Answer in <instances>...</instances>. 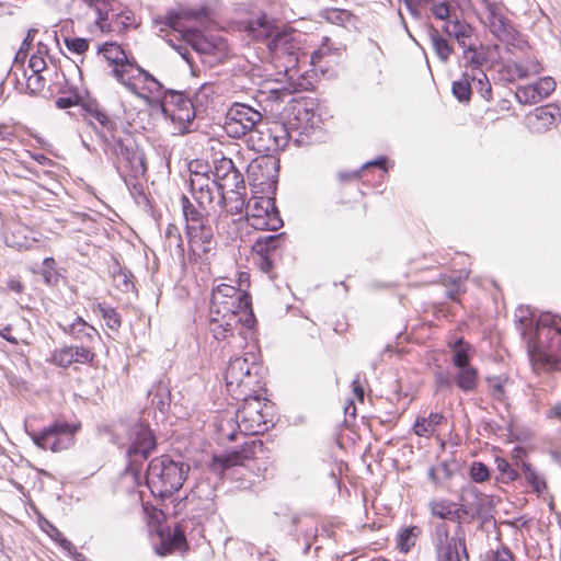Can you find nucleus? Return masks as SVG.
<instances>
[{
  "label": "nucleus",
  "mask_w": 561,
  "mask_h": 561,
  "mask_svg": "<svg viewBox=\"0 0 561 561\" xmlns=\"http://www.w3.org/2000/svg\"><path fill=\"white\" fill-rule=\"evenodd\" d=\"M419 536L417 527H407L402 529L398 535L397 545L400 551L409 552L410 549L415 545Z\"/></svg>",
  "instance_id": "nucleus-38"
},
{
  "label": "nucleus",
  "mask_w": 561,
  "mask_h": 561,
  "mask_svg": "<svg viewBox=\"0 0 561 561\" xmlns=\"http://www.w3.org/2000/svg\"><path fill=\"white\" fill-rule=\"evenodd\" d=\"M135 22V16L131 11H123L111 15V33H122L131 26Z\"/></svg>",
  "instance_id": "nucleus-37"
},
{
  "label": "nucleus",
  "mask_w": 561,
  "mask_h": 561,
  "mask_svg": "<svg viewBox=\"0 0 561 561\" xmlns=\"http://www.w3.org/2000/svg\"><path fill=\"white\" fill-rule=\"evenodd\" d=\"M183 20H184L183 14L170 12L165 16V24L169 25L172 30L178 31L180 33L197 36L198 31L195 28L186 27L183 23Z\"/></svg>",
  "instance_id": "nucleus-44"
},
{
  "label": "nucleus",
  "mask_w": 561,
  "mask_h": 561,
  "mask_svg": "<svg viewBox=\"0 0 561 561\" xmlns=\"http://www.w3.org/2000/svg\"><path fill=\"white\" fill-rule=\"evenodd\" d=\"M244 31L249 37L266 42L267 47L276 57H287L288 65L294 66L298 61L296 43L291 32H276L274 21L266 14L251 18L244 23Z\"/></svg>",
  "instance_id": "nucleus-6"
},
{
  "label": "nucleus",
  "mask_w": 561,
  "mask_h": 561,
  "mask_svg": "<svg viewBox=\"0 0 561 561\" xmlns=\"http://www.w3.org/2000/svg\"><path fill=\"white\" fill-rule=\"evenodd\" d=\"M450 346L454 352L453 363L458 369L471 366L469 364V345L466 344L462 339L456 340Z\"/></svg>",
  "instance_id": "nucleus-32"
},
{
  "label": "nucleus",
  "mask_w": 561,
  "mask_h": 561,
  "mask_svg": "<svg viewBox=\"0 0 561 561\" xmlns=\"http://www.w3.org/2000/svg\"><path fill=\"white\" fill-rule=\"evenodd\" d=\"M515 96L520 104H536L541 101L534 84L518 88Z\"/></svg>",
  "instance_id": "nucleus-46"
},
{
  "label": "nucleus",
  "mask_w": 561,
  "mask_h": 561,
  "mask_svg": "<svg viewBox=\"0 0 561 561\" xmlns=\"http://www.w3.org/2000/svg\"><path fill=\"white\" fill-rule=\"evenodd\" d=\"M161 542L154 548L156 553L163 557L176 550H185L187 542L184 529L178 525L172 531L169 529L167 534L160 531Z\"/></svg>",
  "instance_id": "nucleus-22"
},
{
  "label": "nucleus",
  "mask_w": 561,
  "mask_h": 561,
  "mask_svg": "<svg viewBox=\"0 0 561 561\" xmlns=\"http://www.w3.org/2000/svg\"><path fill=\"white\" fill-rule=\"evenodd\" d=\"M486 382L491 390V396L497 401L505 400V386L507 378L503 376H492L486 378Z\"/></svg>",
  "instance_id": "nucleus-42"
},
{
  "label": "nucleus",
  "mask_w": 561,
  "mask_h": 561,
  "mask_svg": "<svg viewBox=\"0 0 561 561\" xmlns=\"http://www.w3.org/2000/svg\"><path fill=\"white\" fill-rule=\"evenodd\" d=\"M470 477L474 482L482 483L490 478L489 468L480 461H474L470 468Z\"/></svg>",
  "instance_id": "nucleus-53"
},
{
  "label": "nucleus",
  "mask_w": 561,
  "mask_h": 561,
  "mask_svg": "<svg viewBox=\"0 0 561 561\" xmlns=\"http://www.w3.org/2000/svg\"><path fill=\"white\" fill-rule=\"evenodd\" d=\"M99 53L112 66V76L131 94L147 104L159 101L162 95L160 81L142 69L134 57L129 58L118 44L105 43L99 48Z\"/></svg>",
  "instance_id": "nucleus-2"
},
{
  "label": "nucleus",
  "mask_w": 561,
  "mask_h": 561,
  "mask_svg": "<svg viewBox=\"0 0 561 561\" xmlns=\"http://www.w3.org/2000/svg\"><path fill=\"white\" fill-rule=\"evenodd\" d=\"M262 442L251 439L245 442L240 450H234L225 456L216 457L215 461L219 462L224 469L233 466H245L247 461L254 459L259 453H262Z\"/></svg>",
  "instance_id": "nucleus-19"
},
{
  "label": "nucleus",
  "mask_w": 561,
  "mask_h": 561,
  "mask_svg": "<svg viewBox=\"0 0 561 561\" xmlns=\"http://www.w3.org/2000/svg\"><path fill=\"white\" fill-rule=\"evenodd\" d=\"M182 209L186 221L190 254L196 263L209 265L217 245L209 218L196 209L185 195L182 196Z\"/></svg>",
  "instance_id": "nucleus-4"
},
{
  "label": "nucleus",
  "mask_w": 561,
  "mask_h": 561,
  "mask_svg": "<svg viewBox=\"0 0 561 561\" xmlns=\"http://www.w3.org/2000/svg\"><path fill=\"white\" fill-rule=\"evenodd\" d=\"M215 93V87L213 83H204L198 91L196 92V99L198 101H203V99H207L209 95Z\"/></svg>",
  "instance_id": "nucleus-62"
},
{
  "label": "nucleus",
  "mask_w": 561,
  "mask_h": 561,
  "mask_svg": "<svg viewBox=\"0 0 561 561\" xmlns=\"http://www.w3.org/2000/svg\"><path fill=\"white\" fill-rule=\"evenodd\" d=\"M507 73L511 76L512 80L516 79H525L530 73H538L540 71V67L537 62H533L529 66H525L523 64L512 62L506 66Z\"/></svg>",
  "instance_id": "nucleus-36"
},
{
  "label": "nucleus",
  "mask_w": 561,
  "mask_h": 561,
  "mask_svg": "<svg viewBox=\"0 0 561 561\" xmlns=\"http://www.w3.org/2000/svg\"><path fill=\"white\" fill-rule=\"evenodd\" d=\"M255 318L245 294L239 288L220 284L211 293L209 307V331L213 336L229 341L237 348H244L252 337Z\"/></svg>",
  "instance_id": "nucleus-1"
},
{
  "label": "nucleus",
  "mask_w": 561,
  "mask_h": 561,
  "mask_svg": "<svg viewBox=\"0 0 561 561\" xmlns=\"http://www.w3.org/2000/svg\"><path fill=\"white\" fill-rule=\"evenodd\" d=\"M133 276L129 272L119 270L114 273L113 280L115 286L123 293H129L134 290Z\"/></svg>",
  "instance_id": "nucleus-49"
},
{
  "label": "nucleus",
  "mask_w": 561,
  "mask_h": 561,
  "mask_svg": "<svg viewBox=\"0 0 561 561\" xmlns=\"http://www.w3.org/2000/svg\"><path fill=\"white\" fill-rule=\"evenodd\" d=\"M94 354L89 346H67L56 350L53 363L59 367H69L73 363L88 364L93 360Z\"/></svg>",
  "instance_id": "nucleus-21"
},
{
  "label": "nucleus",
  "mask_w": 561,
  "mask_h": 561,
  "mask_svg": "<svg viewBox=\"0 0 561 561\" xmlns=\"http://www.w3.org/2000/svg\"><path fill=\"white\" fill-rule=\"evenodd\" d=\"M42 276L46 285L53 286L57 284L59 274L55 268V260L53 257L44 259Z\"/></svg>",
  "instance_id": "nucleus-47"
},
{
  "label": "nucleus",
  "mask_w": 561,
  "mask_h": 561,
  "mask_svg": "<svg viewBox=\"0 0 561 561\" xmlns=\"http://www.w3.org/2000/svg\"><path fill=\"white\" fill-rule=\"evenodd\" d=\"M432 513L440 518H448L453 514V510L448 503L439 502L432 504Z\"/></svg>",
  "instance_id": "nucleus-58"
},
{
  "label": "nucleus",
  "mask_w": 561,
  "mask_h": 561,
  "mask_svg": "<svg viewBox=\"0 0 561 561\" xmlns=\"http://www.w3.org/2000/svg\"><path fill=\"white\" fill-rule=\"evenodd\" d=\"M444 30L449 37L456 39L461 48L467 47L476 42L474 28L466 21L456 19L454 21L447 22L444 26Z\"/></svg>",
  "instance_id": "nucleus-25"
},
{
  "label": "nucleus",
  "mask_w": 561,
  "mask_h": 561,
  "mask_svg": "<svg viewBox=\"0 0 561 561\" xmlns=\"http://www.w3.org/2000/svg\"><path fill=\"white\" fill-rule=\"evenodd\" d=\"M496 469L503 474L506 481H515L518 478V473L511 465L503 458H496Z\"/></svg>",
  "instance_id": "nucleus-56"
},
{
  "label": "nucleus",
  "mask_w": 561,
  "mask_h": 561,
  "mask_svg": "<svg viewBox=\"0 0 561 561\" xmlns=\"http://www.w3.org/2000/svg\"><path fill=\"white\" fill-rule=\"evenodd\" d=\"M87 114L90 119L98 122L111 133L110 135L105 133H100L99 135L103 142L104 152L117 159V169L125 182L128 183V176L133 179L144 176L147 171L145 154L139 150L133 137L130 135L121 137L113 134L112 121L98 106L88 107Z\"/></svg>",
  "instance_id": "nucleus-3"
},
{
  "label": "nucleus",
  "mask_w": 561,
  "mask_h": 561,
  "mask_svg": "<svg viewBox=\"0 0 561 561\" xmlns=\"http://www.w3.org/2000/svg\"><path fill=\"white\" fill-rule=\"evenodd\" d=\"M534 87L537 91V94L542 100V99L549 96L554 91L556 82L551 77H545V78L539 79L534 84Z\"/></svg>",
  "instance_id": "nucleus-52"
},
{
  "label": "nucleus",
  "mask_w": 561,
  "mask_h": 561,
  "mask_svg": "<svg viewBox=\"0 0 561 561\" xmlns=\"http://www.w3.org/2000/svg\"><path fill=\"white\" fill-rule=\"evenodd\" d=\"M470 77L468 72H465L459 80L453 82V94L460 102H468L470 100L472 93Z\"/></svg>",
  "instance_id": "nucleus-34"
},
{
  "label": "nucleus",
  "mask_w": 561,
  "mask_h": 561,
  "mask_svg": "<svg viewBox=\"0 0 561 561\" xmlns=\"http://www.w3.org/2000/svg\"><path fill=\"white\" fill-rule=\"evenodd\" d=\"M98 309L105 322V325L113 331H118L122 324L118 312L114 308L101 304L98 306Z\"/></svg>",
  "instance_id": "nucleus-39"
},
{
  "label": "nucleus",
  "mask_w": 561,
  "mask_h": 561,
  "mask_svg": "<svg viewBox=\"0 0 561 561\" xmlns=\"http://www.w3.org/2000/svg\"><path fill=\"white\" fill-rule=\"evenodd\" d=\"M28 67L32 73H41L46 68V62L42 56L32 55L30 58Z\"/></svg>",
  "instance_id": "nucleus-59"
},
{
  "label": "nucleus",
  "mask_w": 561,
  "mask_h": 561,
  "mask_svg": "<svg viewBox=\"0 0 561 561\" xmlns=\"http://www.w3.org/2000/svg\"><path fill=\"white\" fill-rule=\"evenodd\" d=\"M45 525L46 527L43 529L53 540L58 542L65 550L70 552L72 549H75L73 545L64 537V535L59 531L58 528H56L53 524H50L47 520L45 522Z\"/></svg>",
  "instance_id": "nucleus-50"
},
{
  "label": "nucleus",
  "mask_w": 561,
  "mask_h": 561,
  "mask_svg": "<svg viewBox=\"0 0 561 561\" xmlns=\"http://www.w3.org/2000/svg\"><path fill=\"white\" fill-rule=\"evenodd\" d=\"M423 8H426L432 15L437 19L445 21L450 16V3L446 0H423Z\"/></svg>",
  "instance_id": "nucleus-35"
},
{
  "label": "nucleus",
  "mask_w": 561,
  "mask_h": 561,
  "mask_svg": "<svg viewBox=\"0 0 561 561\" xmlns=\"http://www.w3.org/2000/svg\"><path fill=\"white\" fill-rule=\"evenodd\" d=\"M255 360L256 356L253 352L230 358L225 373V380L228 391L236 399L254 391V387L259 382V366Z\"/></svg>",
  "instance_id": "nucleus-9"
},
{
  "label": "nucleus",
  "mask_w": 561,
  "mask_h": 561,
  "mask_svg": "<svg viewBox=\"0 0 561 561\" xmlns=\"http://www.w3.org/2000/svg\"><path fill=\"white\" fill-rule=\"evenodd\" d=\"M450 477L449 469L446 463H439L428 470V479L436 485H443Z\"/></svg>",
  "instance_id": "nucleus-48"
},
{
  "label": "nucleus",
  "mask_w": 561,
  "mask_h": 561,
  "mask_svg": "<svg viewBox=\"0 0 561 561\" xmlns=\"http://www.w3.org/2000/svg\"><path fill=\"white\" fill-rule=\"evenodd\" d=\"M78 428L79 426L69 424L65 421H55L42 432H32L28 433V435L34 444L39 448L57 453L67 448V444L61 439V436H67L69 443Z\"/></svg>",
  "instance_id": "nucleus-17"
},
{
  "label": "nucleus",
  "mask_w": 561,
  "mask_h": 561,
  "mask_svg": "<svg viewBox=\"0 0 561 561\" xmlns=\"http://www.w3.org/2000/svg\"><path fill=\"white\" fill-rule=\"evenodd\" d=\"M218 187L220 193L217 204H221L226 201L225 191H230V193L245 191L243 175L236 169L226 180L219 182Z\"/></svg>",
  "instance_id": "nucleus-28"
},
{
  "label": "nucleus",
  "mask_w": 561,
  "mask_h": 561,
  "mask_svg": "<svg viewBox=\"0 0 561 561\" xmlns=\"http://www.w3.org/2000/svg\"><path fill=\"white\" fill-rule=\"evenodd\" d=\"M514 556L511 552V550L506 547H503L502 549L497 550L495 552V561H513Z\"/></svg>",
  "instance_id": "nucleus-64"
},
{
  "label": "nucleus",
  "mask_w": 561,
  "mask_h": 561,
  "mask_svg": "<svg viewBox=\"0 0 561 561\" xmlns=\"http://www.w3.org/2000/svg\"><path fill=\"white\" fill-rule=\"evenodd\" d=\"M164 249L170 252L173 257L184 264L185 249L181 231L174 224H169L164 230Z\"/></svg>",
  "instance_id": "nucleus-26"
},
{
  "label": "nucleus",
  "mask_w": 561,
  "mask_h": 561,
  "mask_svg": "<svg viewBox=\"0 0 561 561\" xmlns=\"http://www.w3.org/2000/svg\"><path fill=\"white\" fill-rule=\"evenodd\" d=\"M471 79L479 87L481 96L489 101L492 96V88L486 78V75L480 70L479 73H472Z\"/></svg>",
  "instance_id": "nucleus-51"
},
{
  "label": "nucleus",
  "mask_w": 561,
  "mask_h": 561,
  "mask_svg": "<svg viewBox=\"0 0 561 561\" xmlns=\"http://www.w3.org/2000/svg\"><path fill=\"white\" fill-rule=\"evenodd\" d=\"M227 427H232V423L230 421H221L218 425V431L221 437H226L229 440L236 439V432L233 430L227 431Z\"/></svg>",
  "instance_id": "nucleus-61"
},
{
  "label": "nucleus",
  "mask_w": 561,
  "mask_h": 561,
  "mask_svg": "<svg viewBox=\"0 0 561 561\" xmlns=\"http://www.w3.org/2000/svg\"><path fill=\"white\" fill-rule=\"evenodd\" d=\"M522 470L525 477L526 482L531 486L533 491L541 496L543 492L547 490V483L545 478L539 474L530 463L522 461Z\"/></svg>",
  "instance_id": "nucleus-29"
},
{
  "label": "nucleus",
  "mask_w": 561,
  "mask_h": 561,
  "mask_svg": "<svg viewBox=\"0 0 561 561\" xmlns=\"http://www.w3.org/2000/svg\"><path fill=\"white\" fill-rule=\"evenodd\" d=\"M207 164L194 161L190 164V191L197 205L205 210L213 209L214 204L219 199L220 190L213 181Z\"/></svg>",
  "instance_id": "nucleus-13"
},
{
  "label": "nucleus",
  "mask_w": 561,
  "mask_h": 561,
  "mask_svg": "<svg viewBox=\"0 0 561 561\" xmlns=\"http://www.w3.org/2000/svg\"><path fill=\"white\" fill-rule=\"evenodd\" d=\"M462 58L466 60V66H470L472 71L481 70L480 67L486 61L485 55L479 50L476 42L462 48Z\"/></svg>",
  "instance_id": "nucleus-31"
},
{
  "label": "nucleus",
  "mask_w": 561,
  "mask_h": 561,
  "mask_svg": "<svg viewBox=\"0 0 561 561\" xmlns=\"http://www.w3.org/2000/svg\"><path fill=\"white\" fill-rule=\"evenodd\" d=\"M430 37H431V42H432V45H433V48L437 55V57L446 62L448 59H449V56L453 51V48L451 46L449 45V43L439 35V33L431 27L430 28Z\"/></svg>",
  "instance_id": "nucleus-33"
},
{
  "label": "nucleus",
  "mask_w": 561,
  "mask_h": 561,
  "mask_svg": "<svg viewBox=\"0 0 561 561\" xmlns=\"http://www.w3.org/2000/svg\"><path fill=\"white\" fill-rule=\"evenodd\" d=\"M443 423H446V419L442 414L431 413L426 420L423 417V433L433 435Z\"/></svg>",
  "instance_id": "nucleus-54"
},
{
  "label": "nucleus",
  "mask_w": 561,
  "mask_h": 561,
  "mask_svg": "<svg viewBox=\"0 0 561 561\" xmlns=\"http://www.w3.org/2000/svg\"><path fill=\"white\" fill-rule=\"evenodd\" d=\"M341 47H335L329 37H323L317 50L311 54L312 65H318L324 56L331 53L340 54Z\"/></svg>",
  "instance_id": "nucleus-43"
},
{
  "label": "nucleus",
  "mask_w": 561,
  "mask_h": 561,
  "mask_svg": "<svg viewBox=\"0 0 561 561\" xmlns=\"http://www.w3.org/2000/svg\"><path fill=\"white\" fill-rule=\"evenodd\" d=\"M536 336L540 344L547 341L550 352H561V318L549 313L542 314L537 322Z\"/></svg>",
  "instance_id": "nucleus-18"
},
{
  "label": "nucleus",
  "mask_w": 561,
  "mask_h": 561,
  "mask_svg": "<svg viewBox=\"0 0 561 561\" xmlns=\"http://www.w3.org/2000/svg\"><path fill=\"white\" fill-rule=\"evenodd\" d=\"M45 87V79L41 76V73H32L28 76L26 80V89L31 94H37Z\"/></svg>",
  "instance_id": "nucleus-57"
},
{
  "label": "nucleus",
  "mask_w": 561,
  "mask_h": 561,
  "mask_svg": "<svg viewBox=\"0 0 561 561\" xmlns=\"http://www.w3.org/2000/svg\"><path fill=\"white\" fill-rule=\"evenodd\" d=\"M242 404L236 411V420L239 431L244 435H261L273 425V404L251 392L242 394Z\"/></svg>",
  "instance_id": "nucleus-7"
},
{
  "label": "nucleus",
  "mask_w": 561,
  "mask_h": 561,
  "mask_svg": "<svg viewBox=\"0 0 561 561\" xmlns=\"http://www.w3.org/2000/svg\"><path fill=\"white\" fill-rule=\"evenodd\" d=\"M188 471L187 463L167 455L160 456L149 462L146 483L153 496L169 497L183 486Z\"/></svg>",
  "instance_id": "nucleus-5"
},
{
  "label": "nucleus",
  "mask_w": 561,
  "mask_h": 561,
  "mask_svg": "<svg viewBox=\"0 0 561 561\" xmlns=\"http://www.w3.org/2000/svg\"><path fill=\"white\" fill-rule=\"evenodd\" d=\"M557 116H560L558 108L549 104L537 107L533 114L527 116V122L531 130L541 133L557 122Z\"/></svg>",
  "instance_id": "nucleus-23"
},
{
  "label": "nucleus",
  "mask_w": 561,
  "mask_h": 561,
  "mask_svg": "<svg viewBox=\"0 0 561 561\" xmlns=\"http://www.w3.org/2000/svg\"><path fill=\"white\" fill-rule=\"evenodd\" d=\"M234 170H236V167H234L232 160L229 158H222L216 162L211 180L216 181L217 182L216 184L218 185L219 182H222L224 180H226L230 175V173Z\"/></svg>",
  "instance_id": "nucleus-41"
},
{
  "label": "nucleus",
  "mask_w": 561,
  "mask_h": 561,
  "mask_svg": "<svg viewBox=\"0 0 561 561\" xmlns=\"http://www.w3.org/2000/svg\"><path fill=\"white\" fill-rule=\"evenodd\" d=\"M262 115L249 105L236 103L227 112L225 129L227 134L234 138H240L261 123Z\"/></svg>",
  "instance_id": "nucleus-16"
},
{
  "label": "nucleus",
  "mask_w": 561,
  "mask_h": 561,
  "mask_svg": "<svg viewBox=\"0 0 561 561\" xmlns=\"http://www.w3.org/2000/svg\"><path fill=\"white\" fill-rule=\"evenodd\" d=\"M284 233L268 234L255 240L252 249L256 255L275 256L277 250L282 247Z\"/></svg>",
  "instance_id": "nucleus-27"
},
{
  "label": "nucleus",
  "mask_w": 561,
  "mask_h": 561,
  "mask_svg": "<svg viewBox=\"0 0 561 561\" xmlns=\"http://www.w3.org/2000/svg\"><path fill=\"white\" fill-rule=\"evenodd\" d=\"M15 137L14 128L8 124H0V141L11 144Z\"/></svg>",
  "instance_id": "nucleus-60"
},
{
  "label": "nucleus",
  "mask_w": 561,
  "mask_h": 561,
  "mask_svg": "<svg viewBox=\"0 0 561 561\" xmlns=\"http://www.w3.org/2000/svg\"><path fill=\"white\" fill-rule=\"evenodd\" d=\"M244 194L245 191H236L234 193H231V196L226 197V201L219 205L225 206L226 211L231 215L240 214L244 207Z\"/></svg>",
  "instance_id": "nucleus-40"
},
{
  "label": "nucleus",
  "mask_w": 561,
  "mask_h": 561,
  "mask_svg": "<svg viewBox=\"0 0 561 561\" xmlns=\"http://www.w3.org/2000/svg\"><path fill=\"white\" fill-rule=\"evenodd\" d=\"M547 419L561 421V401L552 405L546 413Z\"/></svg>",
  "instance_id": "nucleus-63"
},
{
  "label": "nucleus",
  "mask_w": 561,
  "mask_h": 561,
  "mask_svg": "<svg viewBox=\"0 0 561 561\" xmlns=\"http://www.w3.org/2000/svg\"><path fill=\"white\" fill-rule=\"evenodd\" d=\"M323 16L330 23L336 25H345L346 23L351 22L353 18L350 11L337 8L327 9L323 13Z\"/></svg>",
  "instance_id": "nucleus-45"
},
{
  "label": "nucleus",
  "mask_w": 561,
  "mask_h": 561,
  "mask_svg": "<svg viewBox=\"0 0 561 561\" xmlns=\"http://www.w3.org/2000/svg\"><path fill=\"white\" fill-rule=\"evenodd\" d=\"M247 221L256 230L275 231L283 226V220L272 197H253L247 206Z\"/></svg>",
  "instance_id": "nucleus-14"
},
{
  "label": "nucleus",
  "mask_w": 561,
  "mask_h": 561,
  "mask_svg": "<svg viewBox=\"0 0 561 561\" xmlns=\"http://www.w3.org/2000/svg\"><path fill=\"white\" fill-rule=\"evenodd\" d=\"M60 327L65 333L80 341L83 346H89L99 336L95 328L87 323L81 317H77L71 323L65 322Z\"/></svg>",
  "instance_id": "nucleus-24"
},
{
  "label": "nucleus",
  "mask_w": 561,
  "mask_h": 561,
  "mask_svg": "<svg viewBox=\"0 0 561 561\" xmlns=\"http://www.w3.org/2000/svg\"><path fill=\"white\" fill-rule=\"evenodd\" d=\"M455 382L462 391H473L478 382L477 369L472 366L458 369Z\"/></svg>",
  "instance_id": "nucleus-30"
},
{
  "label": "nucleus",
  "mask_w": 561,
  "mask_h": 561,
  "mask_svg": "<svg viewBox=\"0 0 561 561\" xmlns=\"http://www.w3.org/2000/svg\"><path fill=\"white\" fill-rule=\"evenodd\" d=\"M480 23L506 45L519 46L520 36L506 18L502 3L492 0H471Z\"/></svg>",
  "instance_id": "nucleus-8"
},
{
  "label": "nucleus",
  "mask_w": 561,
  "mask_h": 561,
  "mask_svg": "<svg viewBox=\"0 0 561 561\" xmlns=\"http://www.w3.org/2000/svg\"><path fill=\"white\" fill-rule=\"evenodd\" d=\"M129 444L126 448V455L129 463L125 470V477H131L138 483L140 469L138 461L145 460L156 448V438L150 428L144 424H135L129 430Z\"/></svg>",
  "instance_id": "nucleus-11"
},
{
  "label": "nucleus",
  "mask_w": 561,
  "mask_h": 561,
  "mask_svg": "<svg viewBox=\"0 0 561 561\" xmlns=\"http://www.w3.org/2000/svg\"><path fill=\"white\" fill-rule=\"evenodd\" d=\"M93 13L90 32L111 33L112 0H81Z\"/></svg>",
  "instance_id": "nucleus-20"
},
{
  "label": "nucleus",
  "mask_w": 561,
  "mask_h": 561,
  "mask_svg": "<svg viewBox=\"0 0 561 561\" xmlns=\"http://www.w3.org/2000/svg\"><path fill=\"white\" fill-rule=\"evenodd\" d=\"M161 105L163 115L175 124L174 130L178 134L187 131V125L195 118L194 105L184 93L178 91H165L162 88V95L159 101L150 105Z\"/></svg>",
  "instance_id": "nucleus-12"
},
{
  "label": "nucleus",
  "mask_w": 561,
  "mask_h": 561,
  "mask_svg": "<svg viewBox=\"0 0 561 561\" xmlns=\"http://www.w3.org/2000/svg\"><path fill=\"white\" fill-rule=\"evenodd\" d=\"M66 47L75 54H83L89 49V42L82 37H66Z\"/></svg>",
  "instance_id": "nucleus-55"
},
{
  "label": "nucleus",
  "mask_w": 561,
  "mask_h": 561,
  "mask_svg": "<svg viewBox=\"0 0 561 561\" xmlns=\"http://www.w3.org/2000/svg\"><path fill=\"white\" fill-rule=\"evenodd\" d=\"M295 116L287 124H274L267 128L268 137L273 138L274 149L285 148L290 140L300 145L304 142L302 135L309 136L318 121L312 111L305 106L294 107Z\"/></svg>",
  "instance_id": "nucleus-10"
},
{
  "label": "nucleus",
  "mask_w": 561,
  "mask_h": 561,
  "mask_svg": "<svg viewBox=\"0 0 561 561\" xmlns=\"http://www.w3.org/2000/svg\"><path fill=\"white\" fill-rule=\"evenodd\" d=\"M434 546L436 548L437 561H461V556L469 560L466 549V541L461 528L455 536L449 537L448 528L445 523H439L435 527Z\"/></svg>",
  "instance_id": "nucleus-15"
}]
</instances>
